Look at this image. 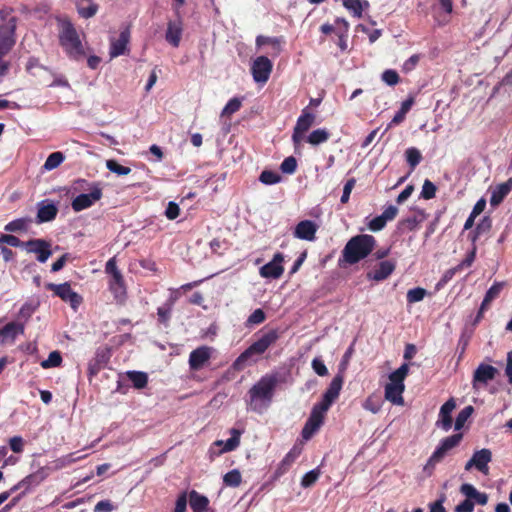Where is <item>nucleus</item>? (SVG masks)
Returning <instances> with one entry per match:
<instances>
[{
  "mask_svg": "<svg viewBox=\"0 0 512 512\" xmlns=\"http://www.w3.org/2000/svg\"><path fill=\"white\" fill-rule=\"evenodd\" d=\"M277 384L276 374H266L261 377L248 391L249 409L258 413L266 409L272 401Z\"/></svg>",
  "mask_w": 512,
  "mask_h": 512,
  "instance_id": "1",
  "label": "nucleus"
},
{
  "mask_svg": "<svg viewBox=\"0 0 512 512\" xmlns=\"http://www.w3.org/2000/svg\"><path fill=\"white\" fill-rule=\"evenodd\" d=\"M376 239L369 234H359L348 240L342 250L343 261L353 265L366 258L375 248Z\"/></svg>",
  "mask_w": 512,
  "mask_h": 512,
  "instance_id": "2",
  "label": "nucleus"
},
{
  "mask_svg": "<svg viewBox=\"0 0 512 512\" xmlns=\"http://www.w3.org/2000/svg\"><path fill=\"white\" fill-rule=\"evenodd\" d=\"M278 339L279 332L277 329L267 331L235 359L232 364V368L236 371L243 370L246 367L248 360L253 355L263 354L271 345L276 343Z\"/></svg>",
  "mask_w": 512,
  "mask_h": 512,
  "instance_id": "3",
  "label": "nucleus"
},
{
  "mask_svg": "<svg viewBox=\"0 0 512 512\" xmlns=\"http://www.w3.org/2000/svg\"><path fill=\"white\" fill-rule=\"evenodd\" d=\"M105 273L109 276L108 289L117 304L123 305L127 300V286L121 271L117 267L116 257L105 264Z\"/></svg>",
  "mask_w": 512,
  "mask_h": 512,
  "instance_id": "4",
  "label": "nucleus"
},
{
  "mask_svg": "<svg viewBox=\"0 0 512 512\" xmlns=\"http://www.w3.org/2000/svg\"><path fill=\"white\" fill-rule=\"evenodd\" d=\"M59 45L67 57L74 61H82L91 51L85 34H59Z\"/></svg>",
  "mask_w": 512,
  "mask_h": 512,
  "instance_id": "5",
  "label": "nucleus"
},
{
  "mask_svg": "<svg viewBox=\"0 0 512 512\" xmlns=\"http://www.w3.org/2000/svg\"><path fill=\"white\" fill-rule=\"evenodd\" d=\"M463 439L462 433H456L451 436H448L440 441V444L435 449V451L432 453V455L429 457L424 470L425 471H432L435 467V465L439 462H441L446 454L452 450L453 448L457 447L460 442Z\"/></svg>",
  "mask_w": 512,
  "mask_h": 512,
  "instance_id": "6",
  "label": "nucleus"
},
{
  "mask_svg": "<svg viewBox=\"0 0 512 512\" xmlns=\"http://www.w3.org/2000/svg\"><path fill=\"white\" fill-rule=\"evenodd\" d=\"M45 288L52 291L54 295L59 297L62 301L69 303L74 310L83 302L82 296L72 290L69 282L62 284L47 283Z\"/></svg>",
  "mask_w": 512,
  "mask_h": 512,
  "instance_id": "7",
  "label": "nucleus"
},
{
  "mask_svg": "<svg viewBox=\"0 0 512 512\" xmlns=\"http://www.w3.org/2000/svg\"><path fill=\"white\" fill-rule=\"evenodd\" d=\"M327 411L328 409H324L319 404L313 406L309 418L302 429V437L305 440H309L320 429Z\"/></svg>",
  "mask_w": 512,
  "mask_h": 512,
  "instance_id": "8",
  "label": "nucleus"
},
{
  "mask_svg": "<svg viewBox=\"0 0 512 512\" xmlns=\"http://www.w3.org/2000/svg\"><path fill=\"white\" fill-rule=\"evenodd\" d=\"M51 468L49 467H41L37 471L27 475L21 480V484L24 486V491L18 497H15L10 504H7L0 512H5L9 510L15 503L20 499L21 496L25 495L31 488L40 485L50 473Z\"/></svg>",
  "mask_w": 512,
  "mask_h": 512,
  "instance_id": "9",
  "label": "nucleus"
},
{
  "mask_svg": "<svg viewBox=\"0 0 512 512\" xmlns=\"http://www.w3.org/2000/svg\"><path fill=\"white\" fill-rule=\"evenodd\" d=\"M103 192L100 183H93L90 186V193H82L76 196L71 203L75 212H80L91 207L96 201L102 198Z\"/></svg>",
  "mask_w": 512,
  "mask_h": 512,
  "instance_id": "10",
  "label": "nucleus"
},
{
  "mask_svg": "<svg viewBox=\"0 0 512 512\" xmlns=\"http://www.w3.org/2000/svg\"><path fill=\"white\" fill-rule=\"evenodd\" d=\"M111 349L107 346L97 348L94 357L89 361L87 374L89 379L95 377L109 363Z\"/></svg>",
  "mask_w": 512,
  "mask_h": 512,
  "instance_id": "11",
  "label": "nucleus"
},
{
  "mask_svg": "<svg viewBox=\"0 0 512 512\" xmlns=\"http://www.w3.org/2000/svg\"><path fill=\"white\" fill-rule=\"evenodd\" d=\"M28 253L36 254V259L40 263H45L52 255L51 243L44 239H30L24 243Z\"/></svg>",
  "mask_w": 512,
  "mask_h": 512,
  "instance_id": "12",
  "label": "nucleus"
},
{
  "mask_svg": "<svg viewBox=\"0 0 512 512\" xmlns=\"http://www.w3.org/2000/svg\"><path fill=\"white\" fill-rule=\"evenodd\" d=\"M272 62L266 56L257 57L252 66L251 73L257 83H266L272 71Z\"/></svg>",
  "mask_w": 512,
  "mask_h": 512,
  "instance_id": "13",
  "label": "nucleus"
},
{
  "mask_svg": "<svg viewBox=\"0 0 512 512\" xmlns=\"http://www.w3.org/2000/svg\"><path fill=\"white\" fill-rule=\"evenodd\" d=\"M491 460L492 452L489 449L483 448L475 451L471 459L466 462L465 470L469 471L475 467L479 472L487 474L489 470L488 463L491 462Z\"/></svg>",
  "mask_w": 512,
  "mask_h": 512,
  "instance_id": "14",
  "label": "nucleus"
},
{
  "mask_svg": "<svg viewBox=\"0 0 512 512\" xmlns=\"http://www.w3.org/2000/svg\"><path fill=\"white\" fill-rule=\"evenodd\" d=\"M283 261L284 257L282 253L278 252L274 254L272 260L260 268L259 274L261 277L267 279L280 278L284 272Z\"/></svg>",
  "mask_w": 512,
  "mask_h": 512,
  "instance_id": "15",
  "label": "nucleus"
},
{
  "mask_svg": "<svg viewBox=\"0 0 512 512\" xmlns=\"http://www.w3.org/2000/svg\"><path fill=\"white\" fill-rule=\"evenodd\" d=\"M344 382V378L341 374H337L329 384V387L323 394L322 400L318 403L323 406L324 409H328L334 403V401L339 397L340 391L342 389Z\"/></svg>",
  "mask_w": 512,
  "mask_h": 512,
  "instance_id": "16",
  "label": "nucleus"
},
{
  "mask_svg": "<svg viewBox=\"0 0 512 512\" xmlns=\"http://www.w3.org/2000/svg\"><path fill=\"white\" fill-rule=\"evenodd\" d=\"M213 348L203 345L191 351L189 355V368L192 371H198L209 361Z\"/></svg>",
  "mask_w": 512,
  "mask_h": 512,
  "instance_id": "17",
  "label": "nucleus"
},
{
  "mask_svg": "<svg viewBox=\"0 0 512 512\" xmlns=\"http://www.w3.org/2000/svg\"><path fill=\"white\" fill-rule=\"evenodd\" d=\"M497 374V369L488 364H480L473 374L472 385L474 389H479L480 385H486L493 380Z\"/></svg>",
  "mask_w": 512,
  "mask_h": 512,
  "instance_id": "18",
  "label": "nucleus"
},
{
  "mask_svg": "<svg viewBox=\"0 0 512 512\" xmlns=\"http://www.w3.org/2000/svg\"><path fill=\"white\" fill-rule=\"evenodd\" d=\"M14 34H0V77L5 76L10 68V63L3 60L15 45Z\"/></svg>",
  "mask_w": 512,
  "mask_h": 512,
  "instance_id": "19",
  "label": "nucleus"
},
{
  "mask_svg": "<svg viewBox=\"0 0 512 512\" xmlns=\"http://www.w3.org/2000/svg\"><path fill=\"white\" fill-rule=\"evenodd\" d=\"M318 225L312 220H302L294 228L293 236L300 240L314 241Z\"/></svg>",
  "mask_w": 512,
  "mask_h": 512,
  "instance_id": "20",
  "label": "nucleus"
},
{
  "mask_svg": "<svg viewBox=\"0 0 512 512\" xmlns=\"http://www.w3.org/2000/svg\"><path fill=\"white\" fill-rule=\"evenodd\" d=\"M396 262L393 260H383L378 263L374 270L367 272L366 277L369 280L383 281L387 279L395 270Z\"/></svg>",
  "mask_w": 512,
  "mask_h": 512,
  "instance_id": "21",
  "label": "nucleus"
},
{
  "mask_svg": "<svg viewBox=\"0 0 512 512\" xmlns=\"http://www.w3.org/2000/svg\"><path fill=\"white\" fill-rule=\"evenodd\" d=\"M284 41L279 37H269L264 35H258L256 38V45L259 48H265V53L271 56H277L281 49Z\"/></svg>",
  "mask_w": 512,
  "mask_h": 512,
  "instance_id": "22",
  "label": "nucleus"
},
{
  "mask_svg": "<svg viewBox=\"0 0 512 512\" xmlns=\"http://www.w3.org/2000/svg\"><path fill=\"white\" fill-rule=\"evenodd\" d=\"M24 333V324L18 322H9L0 329V343L7 341L14 342L19 334Z\"/></svg>",
  "mask_w": 512,
  "mask_h": 512,
  "instance_id": "23",
  "label": "nucleus"
},
{
  "mask_svg": "<svg viewBox=\"0 0 512 512\" xmlns=\"http://www.w3.org/2000/svg\"><path fill=\"white\" fill-rule=\"evenodd\" d=\"M456 403L453 398L446 401L440 408L439 412V421L438 425L442 427L443 430L448 431L452 427V417L451 413L455 409Z\"/></svg>",
  "mask_w": 512,
  "mask_h": 512,
  "instance_id": "24",
  "label": "nucleus"
},
{
  "mask_svg": "<svg viewBox=\"0 0 512 512\" xmlns=\"http://www.w3.org/2000/svg\"><path fill=\"white\" fill-rule=\"evenodd\" d=\"M405 385H398L394 383H387L385 386V399L395 405H403V392Z\"/></svg>",
  "mask_w": 512,
  "mask_h": 512,
  "instance_id": "25",
  "label": "nucleus"
},
{
  "mask_svg": "<svg viewBox=\"0 0 512 512\" xmlns=\"http://www.w3.org/2000/svg\"><path fill=\"white\" fill-rule=\"evenodd\" d=\"M242 430L232 428L230 429L231 437L225 442L222 440H217L214 442L216 446H223V448L219 451V454L234 451L240 445V437L242 435Z\"/></svg>",
  "mask_w": 512,
  "mask_h": 512,
  "instance_id": "26",
  "label": "nucleus"
},
{
  "mask_svg": "<svg viewBox=\"0 0 512 512\" xmlns=\"http://www.w3.org/2000/svg\"><path fill=\"white\" fill-rule=\"evenodd\" d=\"M343 6L352 14L353 17L362 18L370 4L367 0H342Z\"/></svg>",
  "mask_w": 512,
  "mask_h": 512,
  "instance_id": "27",
  "label": "nucleus"
},
{
  "mask_svg": "<svg viewBox=\"0 0 512 512\" xmlns=\"http://www.w3.org/2000/svg\"><path fill=\"white\" fill-rule=\"evenodd\" d=\"M130 34H120L118 39H111L110 43V59L124 55L127 51Z\"/></svg>",
  "mask_w": 512,
  "mask_h": 512,
  "instance_id": "28",
  "label": "nucleus"
},
{
  "mask_svg": "<svg viewBox=\"0 0 512 512\" xmlns=\"http://www.w3.org/2000/svg\"><path fill=\"white\" fill-rule=\"evenodd\" d=\"M512 190V179H508L506 182H503L495 187L492 191L490 197V204L492 206L499 205L504 198L510 193Z\"/></svg>",
  "mask_w": 512,
  "mask_h": 512,
  "instance_id": "29",
  "label": "nucleus"
},
{
  "mask_svg": "<svg viewBox=\"0 0 512 512\" xmlns=\"http://www.w3.org/2000/svg\"><path fill=\"white\" fill-rule=\"evenodd\" d=\"M58 208L53 203L41 202L37 212V223L50 222L57 216Z\"/></svg>",
  "mask_w": 512,
  "mask_h": 512,
  "instance_id": "30",
  "label": "nucleus"
},
{
  "mask_svg": "<svg viewBox=\"0 0 512 512\" xmlns=\"http://www.w3.org/2000/svg\"><path fill=\"white\" fill-rule=\"evenodd\" d=\"M316 116L314 113L310 111L308 107H305L300 116L296 121V125L294 126L297 130L306 133L310 127L315 123Z\"/></svg>",
  "mask_w": 512,
  "mask_h": 512,
  "instance_id": "31",
  "label": "nucleus"
},
{
  "mask_svg": "<svg viewBox=\"0 0 512 512\" xmlns=\"http://www.w3.org/2000/svg\"><path fill=\"white\" fill-rule=\"evenodd\" d=\"M189 503L194 512H204L208 509L209 499L196 490H192L189 493Z\"/></svg>",
  "mask_w": 512,
  "mask_h": 512,
  "instance_id": "32",
  "label": "nucleus"
},
{
  "mask_svg": "<svg viewBox=\"0 0 512 512\" xmlns=\"http://www.w3.org/2000/svg\"><path fill=\"white\" fill-rule=\"evenodd\" d=\"M76 7L79 15L83 18L94 16L98 10V5L92 0H76Z\"/></svg>",
  "mask_w": 512,
  "mask_h": 512,
  "instance_id": "33",
  "label": "nucleus"
},
{
  "mask_svg": "<svg viewBox=\"0 0 512 512\" xmlns=\"http://www.w3.org/2000/svg\"><path fill=\"white\" fill-rule=\"evenodd\" d=\"M127 378L132 382L136 389H143L147 386L148 375L142 371H127Z\"/></svg>",
  "mask_w": 512,
  "mask_h": 512,
  "instance_id": "34",
  "label": "nucleus"
},
{
  "mask_svg": "<svg viewBox=\"0 0 512 512\" xmlns=\"http://www.w3.org/2000/svg\"><path fill=\"white\" fill-rule=\"evenodd\" d=\"M330 138V133L324 129L319 128L316 130H313L307 137V142L313 146L320 145L322 143H325Z\"/></svg>",
  "mask_w": 512,
  "mask_h": 512,
  "instance_id": "35",
  "label": "nucleus"
},
{
  "mask_svg": "<svg viewBox=\"0 0 512 512\" xmlns=\"http://www.w3.org/2000/svg\"><path fill=\"white\" fill-rule=\"evenodd\" d=\"M298 454L299 453L295 452L294 450H291L290 452H288L286 454V456L283 458V460L280 462V464L278 465V467L275 471L276 476H281L282 474L287 472L288 469L290 468V466L292 465V463L297 458Z\"/></svg>",
  "mask_w": 512,
  "mask_h": 512,
  "instance_id": "36",
  "label": "nucleus"
},
{
  "mask_svg": "<svg viewBox=\"0 0 512 512\" xmlns=\"http://www.w3.org/2000/svg\"><path fill=\"white\" fill-rule=\"evenodd\" d=\"M452 11V0H439V9L437 10V14L442 17V19L439 20L440 23H447L450 19V14Z\"/></svg>",
  "mask_w": 512,
  "mask_h": 512,
  "instance_id": "37",
  "label": "nucleus"
},
{
  "mask_svg": "<svg viewBox=\"0 0 512 512\" xmlns=\"http://www.w3.org/2000/svg\"><path fill=\"white\" fill-rule=\"evenodd\" d=\"M408 371V364H402L398 369H396L389 375L390 382L398 385H404V380L408 374Z\"/></svg>",
  "mask_w": 512,
  "mask_h": 512,
  "instance_id": "38",
  "label": "nucleus"
},
{
  "mask_svg": "<svg viewBox=\"0 0 512 512\" xmlns=\"http://www.w3.org/2000/svg\"><path fill=\"white\" fill-rule=\"evenodd\" d=\"M64 159L65 156L62 152H53L47 157L43 167L47 171L53 170L60 166Z\"/></svg>",
  "mask_w": 512,
  "mask_h": 512,
  "instance_id": "39",
  "label": "nucleus"
},
{
  "mask_svg": "<svg viewBox=\"0 0 512 512\" xmlns=\"http://www.w3.org/2000/svg\"><path fill=\"white\" fill-rule=\"evenodd\" d=\"M405 156H406V161L409 164L410 169L412 171L416 168V166L422 160V155H421L420 151L415 147L408 148L405 151Z\"/></svg>",
  "mask_w": 512,
  "mask_h": 512,
  "instance_id": "40",
  "label": "nucleus"
},
{
  "mask_svg": "<svg viewBox=\"0 0 512 512\" xmlns=\"http://www.w3.org/2000/svg\"><path fill=\"white\" fill-rule=\"evenodd\" d=\"M492 226L491 219L489 217H484L476 226L475 230L472 232V241L475 242L479 236L483 233H487L490 231Z\"/></svg>",
  "mask_w": 512,
  "mask_h": 512,
  "instance_id": "41",
  "label": "nucleus"
},
{
  "mask_svg": "<svg viewBox=\"0 0 512 512\" xmlns=\"http://www.w3.org/2000/svg\"><path fill=\"white\" fill-rule=\"evenodd\" d=\"M242 476L239 470L233 469L227 472L223 477V482L229 487H238L241 484Z\"/></svg>",
  "mask_w": 512,
  "mask_h": 512,
  "instance_id": "42",
  "label": "nucleus"
},
{
  "mask_svg": "<svg viewBox=\"0 0 512 512\" xmlns=\"http://www.w3.org/2000/svg\"><path fill=\"white\" fill-rule=\"evenodd\" d=\"M420 222L421 220L416 216H410L399 221L398 229L402 232L414 231L417 229Z\"/></svg>",
  "mask_w": 512,
  "mask_h": 512,
  "instance_id": "43",
  "label": "nucleus"
},
{
  "mask_svg": "<svg viewBox=\"0 0 512 512\" xmlns=\"http://www.w3.org/2000/svg\"><path fill=\"white\" fill-rule=\"evenodd\" d=\"M382 401L378 395H370L366 398L363 408L374 414L378 413L381 409Z\"/></svg>",
  "mask_w": 512,
  "mask_h": 512,
  "instance_id": "44",
  "label": "nucleus"
},
{
  "mask_svg": "<svg viewBox=\"0 0 512 512\" xmlns=\"http://www.w3.org/2000/svg\"><path fill=\"white\" fill-rule=\"evenodd\" d=\"M474 412V408L471 405L464 407L457 415L455 420V429L460 430L468 420V418Z\"/></svg>",
  "mask_w": 512,
  "mask_h": 512,
  "instance_id": "45",
  "label": "nucleus"
},
{
  "mask_svg": "<svg viewBox=\"0 0 512 512\" xmlns=\"http://www.w3.org/2000/svg\"><path fill=\"white\" fill-rule=\"evenodd\" d=\"M62 363V356L59 351H52L48 358L41 362V366L44 369L58 367Z\"/></svg>",
  "mask_w": 512,
  "mask_h": 512,
  "instance_id": "46",
  "label": "nucleus"
},
{
  "mask_svg": "<svg viewBox=\"0 0 512 512\" xmlns=\"http://www.w3.org/2000/svg\"><path fill=\"white\" fill-rule=\"evenodd\" d=\"M172 306L173 302L166 303L165 305L158 307L157 309V315H158V321L164 325H167L170 318H171V312H172Z\"/></svg>",
  "mask_w": 512,
  "mask_h": 512,
  "instance_id": "47",
  "label": "nucleus"
},
{
  "mask_svg": "<svg viewBox=\"0 0 512 512\" xmlns=\"http://www.w3.org/2000/svg\"><path fill=\"white\" fill-rule=\"evenodd\" d=\"M436 191L437 187L435 186V184L429 179H426L423 183L420 197L425 200L433 199L436 195Z\"/></svg>",
  "mask_w": 512,
  "mask_h": 512,
  "instance_id": "48",
  "label": "nucleus"
},
{
  "mask_svg": "<svg viewBox=\"0 0 512 512\" xmlns=\"http://www.w3.org/2000/svg\"><path fill=\"white\" fill-rule=\"evenodd\" d=\"M259 180L266 185H273L281 181V176L271 170H264L260 174Z\"/></svg>",
  "mask_w": 512,
  "mask_h": 512,
  "instance_id": "49",
  "label": "nucleus"
},
{
  "mask_svg": "<svg viewBox=\"0 0 512 512\" xmlns=\"http://www.w3.org/2000/svg\"><path fill=\"white\" fill-rule=\"evenodd\" d=\"M241 100L237 97L230 99L221 112V116H230L241 108Z\"/></svg>",
  "mask_w": 512,
  "mask_h": 512,
  "instance_id": "50",
  "label": "nucleus"
},
{
  "mask_svg": "<svg viewBox=\"0 0 512 512\" xmlns=\"http://www.w3.org/2000/svg\"><path fill=\"white\" fill-rule=\"evenodd\" d=\"M28 220L24 218L15 219L5 225L4 229L7 232H19L27 229Z\"/></svg>",
  "mask_w": 512,
  "mask_h": 512,
  "instance_id": "51",
  "label": "nucleus"
},
{
  "mask_svg": "<svg viewBox=\"0 0 512 512\" xmlns=\"http://www.w3.org/2000/svg\"><path fill=\"white\" fill-rule=\"evenodd\" d=\"M427 291L424 288L416 287L413 289H410L407 292V301L408 303H416L419 301H422L424 297L426 296Z\"/></svg>",
  "mask_w": 512,
  "mask_h": 512,
  "instance_id": "52",
  "label": "nucleus"
},
{
  "mask_svg": "<svg viewBox=\"0 0 512 512\" xmlns=\"http://www.w3.org/2000/svg\"><path fill=\"white\" fill-rule=\"evenodd\" d=\"M106 167L109 171L117 175H128L131 172L129 167L119 164L116 160H108L106 162Z\"/></svg>",
  "mask_w": 512,
  "mask_h": 512,
  "instance_id": "53",
  "label": "nucleus"
},
{
  "mask_svg": "<svg viewBox=\"0 0 512 512\" xmlns=\"http://www.w3.org/2000/svg\"><path fill=\"white\" fill-rule=\"evenodd\" d=\"M475 256H476V247H474L472 249V251L470 253H468L466 258L459 265H457L456 267H454L452 269H449L448 273L455 274L456 272L461 271L464 267H470L475 260Z\"/></svg>",
  "mask_w": 512,
  "mask_h": 512,
  "instance_id": "54",
  "label": "nucleus"
},
{
  "mask_svg": "<svg viewBox=\"0 0 512 512\" xmlns=\"http://www.w3.org/2000/svg\"><path fill=\"white\" fill-rule=\"evenodd\" d=\"M25 242H22L18 237L11 234H2L0 236V247H6L4 244L12 247H22Z\"/></svg>",
  "mask_w": 512,
  "mask_h": 512,
  "instance_id": "55",
  "label": "nucleus"
},
{
  "mask_svg": "<svg viewBox=\"0 0 512 512\" xmlns=\"http://www.w3.org/2000/svg\"><path fill=\"white\" fill-rule=\"evenodd\" d=\"M320 476V471L318 469H313L307 472L301 480V486L304 488L311 487L318 480Z\"/></svg>",
  "mask_w": 512,
  "mask_h": 512,
  "instance_id": "56",
  "label": "nucleus"
},
{
  "mask_svg": "<svg viewBox=\"0 0 512 512\" xmlns=\"http://www.w3.org/2000/svg\"><path fill=\"white\" fill-rule=\"evenodd\" d=\"M283 173L293 174L297 169V160L293 156L286 157L280 165Z\"/></svg>",
  "mask_w": 512,
  "mask_h": 512,
  "instance_id": "57",
  "label": "nucleus"
},
{
  "mask_svg": "<svg viewBox=\"0 0 512 512\" xmlns=\"http://www.w3.org/2000/svg\"><path fill=\"white\" fill-rule=\"evenodd\" d=\"M266 315L264 311L260 308L254 310L251 315L247 319V324L249 325H258L265 321Z\"/></svg>",
  "mask_w": 512,
  "mask_h": 512,
  "instance_id": "58",
  "label": "nucleus"
},
{
  "mask_svg": "<svg viewBox=\"0 0 512 512\" xmlns=\"http://www.w3.org/2000/svg\"><path fill=\"white\" fill-rule=\"evenodd\" d=\"M355 184H356L355 178H350L346 181V183L343 187V193H342V196L340 199L342 204H346L349 201L350 194H351L353 188L355 187Z\"/></svg>",
  "mask_w": 512,
  "mask_h": 512,
  "instance_id": "59",
  "label": "nucleus"
},
{
  "mask_svg": "<svg viewBox=\"0 0 512 512\" xmlns=\"http://www.w3.org/2000/svg\"><path fill=\"white\" fill-rule=\"evenodd\" d=\"M505 282H495L486 292L485 296L493 301L494 299L498 298L501 291L503 290L505 286Z\"/></svg>",
  "mask_w": 512,
  "mask_h": 512,
  "instance_id": "60",
  "label": "nucleus"
},
{
  "mask_svg": "<svg viewBox=\"0 0 512 512\" xmlns=\"http://www.w3.org/2000/svg\"><path fill=\"white\" fill-rule=\"evenodd\" d=\"M73 455L74 454H68V455L63 456L61 458H58L57 460H55L53 462L54 465H53L52 469L53 470H59V469H62L64 467L74 463L77 460V458H74Z\"/></svg>",
  "mask_w": 512,
  "mask_h": 512,
  "instance_id": "61",
  "label": "nucleus"
},
{
  "mask_svg": "<svg viewBox=\"0 0 512 512\" xmlns=\"http://www.w3.org/2000/svg\"><path fill=\"white\" fill-rule=\"evenodd\" d=\"M382 80L386 84H388L390 86H394L400 81V78H399L398 73L395 70L388 69L383 72Z\"/></svg>",
  "mask_w": 512,
  "mask_h": 512,
  "instance_id": "62",
  "label": "nucleus"
},
{
  "mask_svg": "<svg viewBox=\"0 0 512 512\" xmlns=\"http://www.w3.org/2000/svg\"><path fill=\"white\" fill-rule=\"evenodd\" d=\"M331 40L339 47V49L342 52L348 50V48H349L348 34H333V37Z\"/></svg>",
  "mask_w": 512,
  "mask_h": 512,
  "instance_id": "63",
  "label": "nucleus"
},
{
  "mask_svg": "<svg viewBox=\"0 0 512 512\" xmlns=\"http://www.w3.org/2000/svg\"><path fill=\"white\" fill-rule=\"evenodd\" d=\"M419 60H420V55L419 54H414L412 55L411 57H409L402 65V71L404 73H409L411 72L412 70L415 69V67L417 66V64L419 63Z\"/></svg>",
  "mask_w": 512,
  "mask_h": 512,
  "instance_id": "64",
  "label": "nucleus"
}]
</instances>
